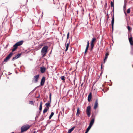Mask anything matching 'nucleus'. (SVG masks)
Wrapping results in <instances>:
<instances>
[{
    "label": "nucleus",
    "mask_w": 133,
    "mask_h": 133,
    "mask_svg": "<svg viewBox=\"0 0 133 133\" xmlns=\"http://www.w3.org/2000/svg\"><path fill=\"white\" fill-rule=\"evenodd\" d=\"M50 103H46L45 104V105L47 107V108H49L50 106Z\"/></svg>",
    "instance_id": "obj_22"
},
{
    "label": "nucleus",
    "mask_w": 133,
    "mask_h": 133,
    "mask_svg": "<svg viewBox=\"0 0 133 133\" xmlns=\"http://www.w3.org/2000/svg\"><path fill=\"white\" fill-rule=\"evenodd\" d=\"M129 40L130 42V45L131 46L133 45V41L132 40V37H131L129 38Z\"/></svg>",
    "instance_id": "obj_12"
},
{
    "label": "nucleus",
    "mask_w": 133,
    "mask_h": 133,
    "mask_svg": "<svg viewBox=\"0 0 133 133\" xmlns=\"http://www.w3.org/2000/svg\"><path fill=\"white\" fill-rule=\"evenodd\" d=\"M75 78L74 77V84H75Z\"/></svg>",
    "instance_id": "obj_40"
},
{
    "label": "nucleus",
    "mask_w": 133,
    "mask_h": 133,
    "mask_svg": "<svg viewBox=\"0 0 133 133\" xmlns=\"http://www.w3.org/2000/svg\"><path fill=\"white\" fill-rule=\"evenodd\" d=\"M22 54L21 53L18 54L17 55H16L15 57H13V58L12 59V61H14L15 59L18 58L19 57H21Z\"/></svg>",
    "instance_id": "obj_9"
},
{
    "label": "nucleus",
    "mask_w": 133,
    "mask_h": 133,
    "mask_svg": "<svg viewBox=\"0 0 133 133\" xmlns=\"http://www.w3.org/2000/svg\"><path fill=\"white\" fill-rule=\"evenodd\" d=\"M127 28L129 31H131L132 29L131 27L129 26H127Z\"/></svg>",
    "instance_id": "obj_28"
},
{
    "label": "nucleus",
    "mask_w": 133,
    "mask_h": 133,
    "mask_svg": "<svg viewBox=\"0 0 133 133\" xmlns=\"http://www.w3.org/2000/svg\"><path fill=\"white\" fill-rule=\"evenodd\" d=\"M92 126L89 125V127H88V128L87 129V130H86L87 131H89L90 128H91Z\"/></svg>",
    "instance_id": "obj_27"
},
{
    "label": "nucleus",
    "mask_w": 133,
    "mask_h": 133,
    "mask_svg": "<svg viewBox=\"0 0 133 133\" xmlns=\"http://www.w3.org/2000/svg\"><path fill=\"white\" fill-rule=\"evenodd\" d=\"M42 101L40 103V105L39 106V110L41 111L42 109Z\"/></svg>",
    "instance_id": "obj_21"
},
{
    "label": "nucleus",
    "mask_w": 133,
    "mask_h": 133,
    "mask_svg": "<svg viewBox=\"0 0 133 133\" xmlns=\"http://www.w3.org/2000/svg\"><path fill=\"white\" fill-rule=\"evenodd\" d=\"M48 110V109L47 108H45L43 110V113H45L46 112H47V111Z\"/></svg>",
    "instance_id": "obj_26"
},
{
    "label": "nucleus",
    "mask_w": 133,
    "mask_h": 133,
    "mask_svg": "<svg viewBox=\"0 0 133 133\" xmlns=\"http://www.w3.org/2000/svg\"><path fill=\"white\" fill-rule=\"evenodd\" d=\"M23 41H21L16 43L13 45V48L12 50V52H13L16 51L17 48L18 47L21 45L23 44Z\"/></svg>",
    "instance_id": "obj_1"
},
{
    "label": "nucleus",
    "mask_w": 133,
    "mask_h": 133,
    "mask_svg": "<svg viewBox=\"0 0 133 133\" xmlns=\"http://www.w3.org/2000/svg\"><path fill=\"white\" fill-rule=\"evenodd\" d=\"M39 95L38 97H37V98H39Z\"/></svg>",
    "instance_id": "obj_43"
},
{
    "label": "nucleus",
    "mask_w": 133,
    "mask_h": 133,
    "mask_svg": "<svg viewBox=\"0 0 133 133\" xmlns=\"http://www.w3.org/2000/svg\"><path fill=\"white\" fill-rule=\"evenodd\" d=\"M95 121V118H92L90 121L89 125L92 126L94 123Z\"/></svg>",
    "instance_id": "obj_16"
},
{
    "label": "nucleus",
    "mask_w": 133,
    "mask_h": 133,
    "mask_svg": "<svg viewBox=\"0 0 133 133\" xmlns=\"http://www.w3.org/2000/svg\"><path fill=\"white\" fill-rule=\"evenodd\" d=\"M124 13L125 14V15L126 16H127V15L126 13V12L125 11H124Z\"/></svg>",
    "instance_id": "obj_36"
},
{
    "label": "nucleus",
    "mask_w": 133,
    "mask_h": 133,
    "mask_svg": "<svg viewBox=\"0 0 133 133\" xmlns=\"http://www.w3.org/2000/svg\"><path fill=\"white\" fill-rule=\"evenodd\" d=\"M109 55V54L108 52H107L105 55V57L104 59V63L105 62V61L107 60V59L108 57V56Z\"/></svg>",
    "instance_id": "obj_14"
},
{
    "label": "nucleus",
    "mask_w": 133,
    "mask_h": 133,
    "mask_svg": "<svg viewBox=\"0 0 133 133\" xmlns=\"http://www.w3.org/2000/svg\"><path fill=\"white\" fill-rule=\"evenodd\" d=\"M48 47L47 46H44L41 50V53L43 55L42 57H43L46 56V54L47 52Z\"/></svg>",
    "instance_id": "obj_2"
},
{
    "label": "nucleus",
    "mask_w": 133,
    "mask_h": 133,
    "mask_svg": "<svg viewBox=\"0 0 133 133\" xmlns=\"http://www.w3.org/2000/svg\"><path fill=\"white\" fill-rule=\"evenodd\" d=\"M92 98V94L91 93H90L88 95V102H90L91 99Z\"/></svg>",
    "instance_id": "obj_18"
},
{
    "label": "nucleus",
    "mask_w": 133,
    "mask_h": 133,
    "mask_svg": "<svg viewBox=\"0 0 133 133\" xmlns=\"http://www.w3.org/2000/svg\"><path fill=\"white\" fill-rule=\"evenodd\" d=\"M61 79L63 81V82H65L64 81L65 80V77L64 76H61Z\"/></svg>",
    "instance_id": "obj_25"
},
{
    "label": "nucleus",
    "mask_w": 133,
    "mask_h": 133,
    "mask_svg": "<svg viewBox=\"0 0 133 133\" xmlns=\"http://www.w3.org/2000/svg\"><path fill=\"white\" fill-rule=\"evenodd\" d=\"M132 67H133V65H132Z\"/></svg>",
    "instance_id": "obj_44"
},
{
    "label": "nucleus",
    "mask_w": 133,
    "mask_h": 133,
    "mask_svg": "<svg viewBox=\"0 0 133 133\" xmlns=\"http://www.w3.org/2000/svg\"><path fill=\"white\" fill-rule=\"evenodd\" d=\"M69 32H68L67 34V39H68L69 38Z\"/></svg>",
    "instance_id": "obj_33"
},
{
    "label": "nucleus",
    "mask_w": 133,
    "mask_h": 133,
    "mask_svg": "<svg viewBox=\"0 0 133 133\" xmlns=\"http://www.w3.org/2000/svg\"><path fill=\"white\" fill-rule=\"evenodd\" d=\"M124 3L123 6V10L124 11H125L126 10V8L127 7V1L126 0H124Z\"/></svg>",
    "instance_id": "obj_13"
},
{
    "label": "nucleus",
    "mask_w": 133,
    "mask_h": 133,
    "mask_svg": "<svg viewBox=\"0 0 133 133\" xmlns=\"http://www.w3.org/2000/svg\"><path fill=\"white\" fill-rule=\"evenodd\" d=\"M75 128V127H74L72 128L71 129L69 130L68 132V133H71L72 131Z\"/></svg>",
    "instance_id": "obj_20"
},
{
    "label": "nucleus",
    "mask_w": 133,
    "mask_h": 133,
    "mask_svg": "<svg viewBox=\"0 0 133 133\" xmlns=\"http://www.w3.org/2000/svg\"><path fill=\"white\" fill-rule=\"evenodd\" d=\"M102 63L101 65V68L102 69Z\"/></svg>",
    "instance_id": "obj_38"
},
{
    "label": "nucleus",
    "mask_w": 133,
    "mask_h": 133,
    "mask_svg": "<svg viewBox=\"0 0 133 133\" xmlns=\"http://www.w3.org/2000/svg\"><path fill=\"white\" fill-rule=\"evenodd\" d=\"M54 8L57 11H61L62 9L60 7V4L58 3L55 4L54 6Z\"/></svg>",
    "instance_id": "obj_5"
},
{
    "label": "nucleus",
    "mask_w": 133,
    "mask_h": 133,
    "mask_svg": "<svg viewBox=\"0 0 133 133\" xmlns=\"http://www.w3.org/2000/svg\"><path fill=\"white\" fill-rule=\"evenodd\" d=\"M29 104H31L32 105H34V103L33 101H29Z\"/></svg>",
    "instance_id": "obj_31"
},
{
    "label": "nucleus",
    "mask_w": 133,
    "mask_h": 133,
    "mask_svg": "<svg viewBox=\"0 0 133 133\" xmlns=\"http://www.w3.org/2000/svg\"><path fill=\"white\" fill-rule=\"evenodd\" d=\"M98 100L96 99L95 102V105L94 107V109H96L98 107Z\"/></svg>",
    "instance_id": "obj_17"
},
{
    "label": "nucleus",
    "mask_w": 133,
    "mask_h": 133,
    "mask_svg": "<svg viewBox=\"0 0 133 133\" xmlns=\"http://www.w3.org/2000/svg\"><path fill=\"white\" fill-rule=\"evenodd\" d=\"M87 44H89V41H88V42H87Z\"/></svg>",
    "instance_id": "obj_39"
},
{
    "label": "nucleus",
    "mask_w": 133,
    "mask_h": 133,
    "mask_svg": "<svg viewBox=\"0 0 133 133\" xmlns=\"http://www.w3.org/2000/svg\"><path fill=\"white\" fill-rule=\"evenodd\" d=\"M50 101L51 102V93H50L49 94Z\"/></svg>",
    "instance_id": "obj_32"
},
{
    "label": "nucleus",
    "mask_w": 133,
    "mask_h": 133,
    "mask_svg": "<svg viewBox=\"0 0 133 133\" xmlns=\"http://www.w3.org/2000/svg\"><path fill=\"white\" fill-rule=\"evenodd\" d=\"M83 84V83H82L81 85V86H82Z\"/></svg>",
    "instance_id": "obj_42"
},
{
    "label": "nucleus",
    "mask_w": 133,
    "mask_h": 133,
    "mask_svg": "<svg viewBox=\"0 0 133 133\" xmlns=\"http://www.w3.org/2000/svg\"><path fill=\"white\" fill-rule=\"evenodd\" d=\"M46 70V68L44 67H40V71L42 73H44Z\"/></svg>",
    "instance_id": "obj_15"
},
{
    "label": "nucleus",
    "mask_w": 133,
    "mask_h": 133,
    "mask_svg": "<svg viewBox=\"0 0 133 133\" xmlns=\"http://www.w3.org/2000/svg\"><path fill=\"white\" fill-rule=\"evenodd\" d=\"M89 44H87L86 49H88V48L89 47Z\"/></svg>",
    "instance_id": "obj_34"
},
{
    "label": "nucleus",
    "mask_w": 133,
    "mask_h": 133,
    "mask_svg": "<svg viewBox=\"0 0 133 133\" xmlns=\"http://www.w3.org/2000/svg\"><path fill=\"white\" fill-rule=\"evenodd\" d=\"M13 54V53L12 52H11L7 56L6 58L4 60V61L5 62H7L8 61L10 58L11 57L12 55Z\"/></svg>",
    "instance_id": "obj_8"
},
{
    "label": "nucleus",
    "mask_w": 133,
    "mask_h": 133,
    "mask_svg": "<svg viewBox=\"0 0 133 133\" xmlns=\"http://www.w3.org/2000/svg\"><path fill=\"white\" fill-rule=\"evenodd\" d=\"M127 14H129L130 12V8H129L127 9Z\"/></svg>",
    "instance_id": "obj_29"
},
{
    "label": "nucleus",
    "mask_w": 133,
    "mask_h": 133,
    "mask_svg": "<svg viewBox=\"0 0 133 133\" xmlns=\"http://www.w3.org/2000/svg\"><path fill=\"white\" fill-rule=\"evenodd\" d=\"M45 82V77H43L41 80V86H43Z\"/></svg>",
    "instance_id": "obj_11"
},
{
    "label": "nucleus",
    "mask_w": 133,
    "mask_h": 133,
    "mask_svg": "<svg viewBox=\"0 0 133 133\" xmlns=\"http://www.w3.org/2000/svg\"><path fill=\"white\" fill-rule=\"evenodd\" d=\"M96 38H92V40L91 41L90 44L91 47V50L94 47V43L96 42Z\"/></svg>",
    "instance_id": "obj_6"
},
{
    "label": "nucleus",
    "mask_w": 133,
    "mask_h": 133,
    "mask_svg": "<svg viewBox=\"0 0 133 133\" xmlns=\"http://www.w3.org/2000/svg\"><path fill=\"white\" fill-rule=\"evenodd\" d=\"M69 45V43H67L66 44V49L65 50V51L66 52L68 50V49Z\"/></svg>",
    "instance_id": "obj_24"
},
{
    "label": "nucleus",
    "mask_w": 133,
    "mask_h": 133,
    "mask_svg": "<svg viewBox=\"0 0 133 133\" xmlns=\"http://www.w3.org/2000/svg\"><path fill=\"white\" fill-rule=\"evenodd\" d=\"M88 131H87L86 130L85 132V133H87L88 132Z\"/></svg>",
    "instance_id": "obj_41"
},
{
    "label": "nucleus",
    "mask_w": 133,
    "mask_h": 133,
    "mask_svg": "<svg viewBox=\"0 0 133 133\" xmlns=\"http://www.w3.org/2000/svg\"><path fill=\"white\" fill-rule=\"evenodd\" d=\"M107 17H108L107 19H108L109 18V15L108 14H107Z\"/></svg>",
    "instance_id": "obj_37"
},
{
    "label": "nucleus",
    "mask_w": 133,
    "mask_h": 133,
    "mask_svg": "<svg viewBox=\"0 0 133 133\" xmlns=\"http://www.w3.org/2000/svg\"><path fill=\"white\" fill-rule=\"evenodd\" d=\"M30 126L28 124H26L23 126L21 128V132L26 131L29 129Z\"/></svg>",
    "instance_id": "obj_3"
},
{
    "label": "nucleus",
    "mask_w": 133,
    "mask_h": 133,
    "mask_svg": "<svg viewBox=\"0 0 133 133\" xmlns=\"http://www.w3.org/2000/svg\"><path fill=\"white\" fill-rule=\"evenodd\" d=\"M33 133H35V132H34Z\"/></svg>",
    "instance_id": "obj_46"
},
{
    "label": "nucleus",
    "mask_w": 133,
    "mask_h": 133,
    "mask_svg": "<svg viewBox=\"0 0 133 133\" xmlns=\"http://www.w3.org/2000/svg\"><path fill=\"white\" fill-rule=\"evenodd\" d=\"M88 49H85V52H84V54H86V53L87 51L88 50Z\"/></svg>",
    "instance_id": "obj_35"
},
{
    "label": "nucleus",
    "mask_w": 133,
    "mask_h": 133,
    "mask_svg": "<svg viewBox=\"0 0 133 133\" xmlns=\"http://www.w3.org/2000/svg\"><path fill=\"white\" fill-rule=\"evenodd\" d=\"M39 75L35 76L32 78V82L34 83H37L39 79Z\"/></svg>",
    "instance_id": "obj_4"
},
{
    "label": "nucleus",
    "mask_w": 133,
    "mask_h": 133,
    "mask_svg": "<svg viewBox=\"0 0 133 133\" xmlns=\"http://www.w3.org/2000/svg\"><path fill=\"white\" fill-rule=\"evenodd\" d=\"M79 108V107L77 108V111L76 115L77 116H78L79 114H80Z\"/></svg>",
    "instance_id": "obj_19"
},
{
    "label": "nucleus",
    "mask_w": 133,
    "mask_h": 133,
    "mask_svg": "<svg viewBox=\"0 0 133 133\" xmlns=\"http://www.w3.org/2000/svg\"><path fill=\"white\" fill-rule=\"evenodd\" d=\"M111 8L112 7H113V8H114V3H113V2L111 1Z\"/></svg>",
    "instance_id": "obj_30"
},
{
    "label": "nucleus",
    "mask_w": 133,
    "mask_h": 133,
    "mask_svg": "<svg viewBox=\"0 0 133 133\" xmlns=\"http://www.w3.org/2000/svg\"><path fill=\"white\" fill-rule=\"evenodd\" d=\"M54 115V113L53 112H52L51 113V114L49 117V119H50Z\"/></svg>",
    "instance_id": "obj_23"
},
{
    "label": "nucleus",
    "mask_w": 133,
    "mask_h": 133,
    "mask_svg": "<svg viewBox=\"0 0 133 133\" xmlns=\"http://www.w3.org/2000/svg\"><path fill=\"white\" fill-rule=\"evenodd\" d=\"M91 109V107L90 106H88L86 110V112L88 116L89 117L90 116L91 114L90 112Z\"/></svg>",
    "instance_id": "obj_7"
},
{
    "label": "nucleus",
    "mask_w": 133,
    "mask_h": 133,
    "mask_svg": "<svg viewBox=\"0 0 133 133\" xmlns=\"http://www.w3.org/2000/svg\"><path fill=\"white\" fill-rule=\"evenodd\" d=\"M114 15H113L112 18V19L111 20V26L112 30L113 31L114 29Z\"/></svg>",
    "instance_id": "obj_10"
},
{
    "label": "nucleus",
    "mask_w": 133,
    "mask_h": 133,
    "mask_svg": "<svg viewBox=\"0 0 133 133\" xmlns=\"http://www.w3.org/2000/svg\"><path fill=\"white\" fill-rule=\"evenodd\" d=\"M102 90H103V91H104V89H103Z\"/></svg>",
    "instance_id": "obj_45"
}]
</instances>
